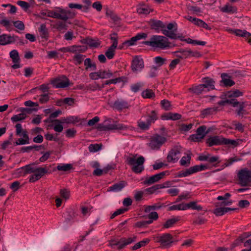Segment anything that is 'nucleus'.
I'll list each match as a JSON object with an SVG mask.
<instances>
[{
	"label": "nucleus",
	"instance_id": "obj_8",
	"mask_svg": "<svg viewBox=\"0 0 251 251\" xmlns=\"http://www.w3.org/2000/svg\"><path fill=\"white\" fill-rule=\"evenodd\" d=\"M182 148L180 146H176L172 148L169 152L167 156L168 162L175 163L179 159L182 152Z\"/></svg>",
	"mask_w": 251,
	"mask_h": 251
},
{
	"label": "nucleus",
	"instance_id": "obj_20",
	"mask_svg": "<svg viewBox=\"0 0 251 251\" xmlns=\"http://www.w3.org/2000/svg\"><path fill=\"white\" fill-rule=\"evenodd\" d=\"M9 55L13 62L14 63L11 67L14 69L19 68L20 67V58L18 51L15 50H13L10 51Z\"/></svg>",
	"mask_w": 251,
	"mask_h": 251
},
{
	"label": "nucleus",
	"instance_id": "obj_39",
	"mask_svg": "<svg viewBox=\"0 0 251 251\" xmlns=\"http://www.w3.org/2000/svg\"><path fill=\"white\" fill-rule=\"evenodd\" d=\"M150 241V240L148 238L145 239L142 241L137 243L133 246L131 247L132 250H136L141 247H145L147 245Z\"/></svg>",
	"mask_w": 251,
	"mask_h": 251
},
{
	"label": "nucleus",
	"instance_id": "obj_49",
	"mask_svg": "<svg viewBox=\"0 0 251 251\" xmlns=\"http://www.w3.org/2000/svg\"><path fill=\"white\" fill-rule=\"evenodd\" d=\"M166 59L160 56H156L154 58V62L156 64L157 68L161 67L166 62Z\"/></svg>",
	"mask_w": 251,
	"mask_h": 251
},
{
	"label": "nucleus",
	"instance_id": "obj_54",
	"mask_svg": "<svg viewBox=\"0 0 251 251\" xmlns=\"http://www.w3.org/2000/svg\"><path fill=\"white\" fill-rule=\"evenodd\" d=\"M238 105L239 108L236 110V111L238 115L243 116L244 114L246 113V111L244 109L245 107V103L244 102H240Z\"/></svg>",
	"mask_w": 251,
	"mask_h": 251
},
{
	"label": "nucleus",
	"instance_id": "obj_46",
	"mask_svg": "<svg viewBox=\"0 0 251 251\" xmlns=\"http://www.w3.org/2000/svg\"><path fill=\"white\" fill-rule=\"evenodd\" d=\"M194 24H195L196 25H198L199 26L203 27L206 29L210 30L211 28L208 26L207 24L205 23L204 21L202 20L196 18V20H195Z\"/></svg>",
	"mask_w": 251,
	"mask_h": 251
},
{
	"label": "nucleus",
	"instance_id": "obj_59",
	"mask_svg": "<svg viewBox=\"0 0 251 251\" xmlns=\"http://www.w3.org/2000/svg\"><path fill=\"white\" fill-rule=\"evenodd\" d=\"M142 95L144 98L150 99L154 97V94L152 90L147 89L142 92Z\"/></svg>",
	"mask_w": 251,
	"mask_h": 251
},
{
	"label": "nucleus",
	"instance_id": "obj_50",
	"mask_svg": "<svg viewBox=\"0 0 251 251\" xmlns=\"http://www.w3.org/2000/svg\"><path fill=\"white\" fill-rule=\"evenodd\" d=\"M191 155L187 154L186 156L182 157L180 161V163L182 166H188L190 164Z\"/></svg>",
	"mask_w": 251,
	"mask_h": 251
},
{
	"label": "nucleus",
	"instance_id": "obj_37",
	"mask_svg": "<svg viewBox=\"0 0 251 251\" xmlns=\"http://www.w3.org/2000/svg\"><path fill=\"white\" fill-rule=\"evenodd\" d=\"M243 95V92L237 89L228 91L226 94V96L228 98H237Z\"/></svg>",
	"mask_w": 251,
	"mask_h": 251
},
{
	"label": "nucleus",
	"instance_id": "obj_56",
	"mask_svg": "<svg viewBox=\"0 0 251 251\" xmlns=\"http://www.w3.org/2000/svg\"><path fill=\"white\" fill-rule=\"evenodd\" d=\"M38 100L40 103L44 104L47 103L49 100V94H44L39 96Z\"/></svg>",
	"mask_w": 251,
	"mask_h": 251
},
{
	"label": "nucleus",
	"instance_id": "obj_19",
	"mask_svg": "<svg viewBox=\"0 0 251 251\" xmlns=\"http://www.w3.org/2000/svg\"><path fill=\"white\" fill-rule=\"evenodd\" d=\"M18 39L16 36H10L5 34L0 35V45H5L15 42Z\"/></svg>",
	"mask_w": 251,
	"mask_h": 251
},
{
	"label": "nucleus",
	"instance_id": "obj_38",
	"mask_svg": "<svg viewBox=\"0 0 251 251\" xmlns=\"http://www.w3.org/2000/svg\"><path fill=\"white\" fill-rule=\"evenodd\" d=\"M221 11L223 12L232 14L237 12V8L235 6L226 4L221 8Z\"/></svg>",
	"mask_w": 251,
	"mask_h": 251
},
{
	"label": "nucleus",
	"instance_id": "obj_44",
	"mask_svg": "<svg viewBox=\"0 0 251 251\" xmlns=\"http://www.w3.org/2000/svg\"><path fill=\"white\" fill-rule=\"evenodd\" d=\"M110 246L113 249H115V247H117V249L118 250L123 249V244L121 243V239L118 241L116 240H111L110 242Z\"/></svg>",
	"mask_w": 251,
	"mask_h": 251
},
{
	"label": "nucleus",
	"instance_id": "obj_31",
	"mask_svg": "<svg viewBox=\"0 0 251 251\" xmlns=\"http://www.w3.org/2000/svg\"><path fill=\"white\" fill-rule=\"evenodd\" d=\"M151 11H152V9L148 5H141L137 8V12L140 15H147Z\"/></svg>",
	"mask_w": 251,
	"mask_h": 251
},
{
	"label": "nucleus",
	"instance_id": "obj_51",
	"mask_svg": "<svg viewBox=\"0 0 251 251\" xmlns=\"http://www.w3.org/2000/svg\"><path fill=\"white\" fill-rule=\"evenodd\" d=\"M123 78H124L123 77H118V78H116L115 79H111L107 80L105 82V83L104 84H103L102 85L101 87L103 88L104 87L105 85H108L110 84H116L117 83L120 82L121 81H123Z\"/></svg>",
	"mask_w": 251,
	"mask_h": 251
},
{
	"label": "nucleus",
	"instance_id": "obj_42",
	"mask_svg": "<svg viewBox=\"0 0 251 251\" xmlns=\"http://www.w3.org/2000/svg\"><path fill=\"white\" fill-rule=\"evenodd\" d=\"M58 171H68L73 168L72 165L71 164H60L56 167Z\"/></svg>",
	"mask_w": 251,
	"mask_h": 251
},
{
	"label": "nucleus",
	"instance_id": "obj_23",
	"mask_svg": "<svg viewBox=\"0 0 251 251\" xmlns=\"http://www.w3.org/2000/svg\"><path fill=\"white\" fill-rule=\"evenodd\" d=\"M42 16L59 19L58 7L54 8L52 10H42L41 13Z\"/></svg>",
	"mask_w": 251,
	"mask_h": 251
},
{
	"label": "nucleus",
	"instance_id": "obj_21",
	"mask_svg": "<svg viewBox=\"0 0 251 251\" xmlns=\"http://www.w3.org/2000/svg\"><path fill=\"white\" fill-rule=\"evenodd\" d=\"M147 34L145 33H139L134 37L131 38L130 40L125 42L123 44L127 46H130L135 44L137 41L141 39H145L147 37Z\"/></svg>",
	"mask_w": 251,
	"mask_h": 251
},
{
	"label": "nucleus",
	"instance_id": "obj_62",
	"mask_svg": "<svg viewBox=\"0 0 251 251\" xmlns=\"http://www.w3.org/2000/svg\"><path fill=\"white\" fill-rule=\"evenodd\" d=\"M25 114L21 113L18 115H15L13 116L11 118V120L12 121L14 122H16L19 121H21L22 120L25 119Z\"/></svg>",
	"mask_w": 251,
	"mask_h": 251
},
{
	"label": "nucleus",
	"instance_id": "obj_61",
	"mask_svg": "<svg viewBox=\"0 0 251 251\" xmlns=\"http://www.w3.org/2000/svg\"><path fill=\"white\" fill-rule=\"evenodd\" d=\"M75 38V36H74V32L71 30L68 31L64 35V39L67 41L72 40Z\"/></svg>",
	"mask_w": 251,
	"mask_h": 251
},
{
	"label": "nucleus",
	"instance_id": "obj_53",
	"mask_svg": "<svg viewBox=\"0 0 251 251\" xmlns=\"http://www.w3.org/2000/svg\"><path fill=\"white\" fill-rule=\"evenodd\" d=\"M162 206L159 203L154 204L152 205H148L146 206L145 211L146 212H150L151 210L158 209Z\"/></svg>",
	"mask_w": 251,
	"mask_h": 251
},
{
	"label": "nucleus",
	"instance_id": "obj_3",
	"mask_svg": "<svg viewBox=\"0 0 251 251\" xmlns=\"http://www.w3.org/2000/svg\"><path fill=\"white\" fill-rule=\"evenodd\" d=\"M158 119V115L156 110H151L147 113L146 116L138 122L139 127L142 130L149 129L151 124L154 123Z\"/></svg>",
	"mask_w": 251,
	"mask_h": 251
},
{
	"label": "nucleus",
	"instance_id": "obj_32",
	"mask_svg": "<svg viewBox=\"0 0 251 251\" xmlns=\"http://www.w3.org/2000/svg\"><path fill=\"white\" fill-rule=\"evenodd\" d=\"M126 183L124 181L120 182L118 183H116L108 188V191L118 192L121 191L125 187Z\"/></svg>",
	"mask_w": 251,
	"mask_h": 251
},
{
	"label": "nucleus",
	"instance_id": "obj_52",
	"mask_svg": "<svg viewBox=\"0 0 251 251\" xmlns=\"http://www.w3.org/2000/svg\"><path fill=\"white\" fill-rule=\"evenodd\" d=\"M115 50V48L110 46L105 52V55L109 59H111L113 58Z\"/></svg>",
	"mask_w": 251,
	"mask_h": 251
},
{
	"label": "nucleus",
	"instance_id": "obj_60",
	"mask_svg": "<svg viewBox=\"0 0 251 251\" xmlns=\"http://www.w3.org/2000/svg\"><path fill=\"white\" fill-rule=\"evenodd\" d=\"M206 128L205 126H201L197 128L196 133L204 138L207 133V132H205Z\"/></svg>",
	"mask_w": 251,
	"mask_h": 251
},
{
	"label": "nucleus",
	"instance_id": "obj_18",
	"mask_svg": "<svg viewBox=\"0 0 251 251\" xmlns=\"http://www.w3.org/2000/svg\"><path fill=\"white\" fill-rule=\"evenodd\" d=\"M59 19L66 21L70 18H73L75 14L70 10H66L58 7Z\"/></svg>",
	"mask_w": 251,
	"mask_h": 251
},
{
	"label": "nucleus",
	"instance_id": "obj_2",
	"mask_svg": "<svg viewBox=\"0 0 251 251\" xmlns=\"http://www.w3.org/2000/svg\"><path fill=\"white\" fill-rule=\"evenodd\" d=\"M146 45L153 48L165 49L170 47V43L168 39L165 36L160 35H152L149 41L144 42Z\"/></svg>",
	"mask_w": 251,
	"mask_h": 251
},
{
	"label": "nucleus",
	"instance_id": "obj_41",
	"mask_svg": "<svg viewBox=\"0 0 251 251\" xmlns=\"http://www.w3.org/2000/svg\"><path fill=\"white\" fill-rule=\"evenodd\" d=\"M216 208L213 210V213L217 216L223 215L226 213V207L223 206H215Z\"/></svg>",
	"mask_w": 251,
	"mask_h": 251
},
{
	"label": "nucleus",
	"instance_id": "obj_43",
	"mask_svg": "<svg viewBox=\"0 0 251 251\" xmlns=\"http://www.w3.org/2000/svg\"><path fill=\"white\" fill-rule=\"evenodd\" d=\"M136 240V236H135L129 237L127 239L125 238H121V243L123 244V248H125V247L126 246V245L130 244L132 243L135 242Z\"/></svg>",
	"mask_w": 251,
	"mask_h": 251
},
{
	"label": "nucleus",
	"instance_id": "obj_4",
	"mask_svg": "<svg viewBox=\"0 0 251 251\" xmlns=\"http://www.w3.org/2000/svg\"><path fill=\"white\" fill-rule=\"evenodd\" d=\"M206 143L208 144L209 147L223 144L232 145L234 147H236L238 145V143L236 141L225 138L222 136H214L210 137L207 139Z\"/></svg>",
	"mask_w": 251,
	"mask_h": 251
},
{
	"label": "nucleus",
	"instance_id": "obj_7",
	"mask_svg": "<svg viewBox=\"0 0 251 251\" xmlns=\"http://www.w3.org/2000/svg\"><path fill=\"white\" fill-rule=\"evenodd\" d=\"M166 141L165 137L156 134L150 138L149 146L152 150H157Z\"/></svg>",
	"mask_w": 251,
	"mask_h": 251
},
{
	"label": "nucleus",
	"instance_id": "obj_29",
	"mask_svg": "<svg viewBox=\"0 0 251 251\" xmlns=\"http://www.w3.org/2000/svg\"><path fill=\"white\" fill-rule=\"evenodd\" d=\"M222 82L225 86H232L235 84L234 81L231 79L230 76L224 73L221 75Z\"/></svg>",
	"mask_w": 251,
	"mask_h": 251
},
{
	"label": "nucleus",
	"instance_id": "obj_40",
	"mask_svg": "<svg viewBox=\"0 0 251 251\" xmlns=\"http://www.w3.org/2000/svg\"><path fill=\"white\" fill-rule=\"evenodd\" d=\"M178 218H173L168 219L163 225L164 228H168L173 226L178 221Z\"/></svg>",
	"mask_w": 251,
	"mask_h": 251
},
{
	"label": "nucleus",
	"instance_id": "obj_17",
	"mask_svg": "<svg viewBox=\"0 0 251 251\" xmlns=\"http://www.w3.org/2000/svg\"><path fill=\"white\" fill-rule=\"evenodd\" d=\"M99 128H100L101 130L104 131L114 129L126 130L127 128V127L123 124H113L105 125L103 126H99Z\"/></svg>",
	"mask_w": 251,
	"mask_h": 251
},
{
	"label": "nucleus",
	"instance_id": "obj_57",
	"mask_svg": "<svg viewBox=\"0 0 251 251\" xmlns=\"http://www.w3.org/2000/svg\"><path fill=\"white\" fill-rule=\"evenodd\" d=\"M221 202H218L215 203V206H223L225 207V206L230 205L233 201L231 200H221Z\"/></svg>",
	"mask_w": 251,
	"mask_h": 251
},
{
	"label": "nucleus",
	"instance_id": "obj_45",
	"mask_svg": "<svg viewBox=\"0 0 251 251\" xmlns=\"http://www.w3.org/2000/svg\"><path fill=\"white\" fill-rule=\"evenodd\" d=\"M78 122V118L75 116H70L61 119L62 123L74 124Z\"/></svg>",
	"mask_w": 251,
	"mask_h": 251
},
{
	"label": "nucleus",
	"instance_id": "obj_12",
	"mask_svg": "<svg viewBox=\"0 0 251 251\" xmlns=\"http://www.w3.org/2000/svg\"><path fill=\"white\" fill-rule=\"evenodd\" d=\"M176 56L179 58H187L190 57H200L201 53L197 51H193L190 49L181 50L176 52Z\"/></svg>",
	"mask_w": 251,
	"mask_h": 251
},
{
	"label": "nucleus",
	"instance_id": "obj_36",
	"mask_svg": "<svg viewBox=\"0 0 251 251\" xmlns=\"http://www.w3.org/2000/svg\"><path fill=\"white\" fill-rule=\"evenodd\" d=\"M185 210L184 203L177 204H170L168 206L167 211Z\"/></svg>",
	"mask_w": 251,
	"mask_h": 251
},
{
	"label": "nucleus",
	"instance_id": "obj_26",
	"mask_svg": "<svg viewBox=\"0 0 251 251\" xmlns=\"http://www.w3.org/2000/svg\"><path fill=\"white\" fill-rule=\"evenodd\" d=\"M86 48L81 46L74 45L65 49L66 51L72 53L84 52L86 50Z\"/></svg>",
	"mask_w": 251,
	"mask_h": 251
},
{
	"label": "nucleus",
	"instance_id": "obj_15",
	"mask_svg": "<svg viewBox=\"0 0 251 251\" xmlns=\"http://www.w3.org/2000/svg\"><path fill=\"white\" fill-rule=\"evenodd\" d=\"M175 25L172 23L169 24L167 26V29L162 30V33L167 37L172 39H176L180 38V36L176 34V28L173 29Z\"/></svg>",
	"mask_w": 251,
	"mask_h": 251
},
{
	"label": "nucleus",
	"instance_id": "obj_6",
	"mask_svg": "<svg viewBox=\"0 0 251 251\" xmlns=\"http://www.w3.org/2000/svg\"><path fill=\"white\" fill-rule=\"evenodd\" d=\"M238 177L241 186H249L251 183V170L247 168L240 170L238 173Z\"/></svg>",
	"mask_w": 251,
	"mask_h": 251
},
{
	"label": "nucleus",
	"instance_id": "obj_11",
	"mask_svg": "<svg viewBox=\"0 0 251 251\" xmlns=\"http://www.w3.org/2000/svg\"><path fill=\"white\" fill-rule=\"evenodd\" d=\"M112 75L113 73L110 70H100L97 72L91 73L89 75L90 78L92 80L109 78Z\"/></svg>",
	"mask_w": 251,
	"mask_h": 251
},
{
	"label": "nucleus",
	"instance_id": "obj_63",
	"mask_svg": "<svg viewBox=\"0 0 251 251\" xmlns=\"http://www.w3.org/2000/svg\"><path fill=\"white\" fill-rule=\"evenodd\" d=\"M143 84L141 82H138L131 85V90L134 93H136L142 87Z\"/></svg>",
	"mask_w": 251,
	"mask_h": 251
},
{
	"label": "nucleus",
	"instance_id": "obj_47",
	"mask_svg": "<svg viewBox=\"0 0 251 251\" xmlns=\"http://www.w3.org/2000/svg\"><path fill=\"white\" fill-rule=\"evenodd\" d=\"M236 35L249 38L251 36V34L246 30L241 29H235L234 33Z\"/></svg>",
	"mask_w": 251,
	"mask_h": 251
},
{
	"label": "nucleus",
	"instance_id": "obj_24",
	"mask_svg": "<svg viewBox=\"0 0 251 251\" xmlns=\"http://www.w3.org/2000/svg\"><path fill=\"white\" fill-rule=\"evenodd\" d=\"M38 32L41 38L47 41L49 37V32L48 28L47 27L46 25L42 24L38 28Z\"/></svg>",
	"mask_w": 251,
	"mask_h": 251
},
{
	"label": "nucleus",
	"instance_id": "obj_13",
	"mask_svg": "<svg viewBox=\"0 0 251 251\" xmlns=\"http://www.w3.org/2000/svg\"><path fill=\"white\" fill-rule=\"evenodd\" d=\"M169 174L170 173L168 171L162 172L160 173L157 174L148 178H147L146 180L143 182V184L144 185H148L152 184L159 181L160 179L163 178L165 176H168Z\"/></svg>",
	"mask_w": 251,
	"mask_h": 251
},
{
	"label": "nucleus",
	"instance_id": "obj_64",
	"mask_svg": "<svg viewBox=\"0 0 251 251\" xmlns=\"http://www.w3.org/2000/svg\"><path fill=\"white\" fill-rule=\"evenodd\" d=\"M56 28L58 31L67 30V25L64 22L59 21L56 24Z\"/></svg>",
	"mask_w": 251,
	"mask_h": 251
},
{
	"label": "nucleus",
	"instance_id": "obj_1",
	"mask_svg": "<svg viewBox=\"0 0 251 251\" xmlns=\"http://www.w3.org/2000/svg\"><path fill=\"white\" fill-rule=\"evenodd\" d=\"M25 174H32L29 178L30 182H35L48 173V169L45 167H37L33 165H28L23 168Z\"/></svg>",
	"mask_w": 251,
	"mask_h": 251
},
{
	"label": "nucleus",
	"instance_id": "obj_35",
	"mask_svg": "<svg viewBox=\"0 0 251 251\" xmlns=\"http://www.w3.org/2000/svg\"><path fill=\"white\" fill-rule=\"evenodd\" d=\"M50 123L54 124L53 129L55 131L58 132H61L62 131L63 127L61 124V120L60 121L58 119L54 120L53 121H50Z\"/></svg>",
	"mask_w": 251,
	"mask_h": 251
},
{
	"label": "nucleus",
	"instance_id": "obj_48",
	"mask_svg": "<svg viewBox=\"0 0 251 251\" xmlns=\"http://www.w3.org/2000/svg\"><path fill=\"white\" fill-rule=\"evenodd\" d=\"M75 99L72 98H66L64 99L60 100L58 102V104L61 105V103L67 104L68 105H72L75 103Z\"/></svg>",
	"mask_w": 251,
	"mask_h": 251
},
{
	"label": "nucleus",
	"instance_id": "obj_22",
	"mask_svg": "<svg viewBox=\"0 0 251 251\" xmlns=\"http://www.w3.org/2000/svg\"><path fill=\"white\" fill-rule=\"evenodd\" d=\"M202 81L203 84H201L204 86L203 88L206 92L215 89V81L213 79L209 77H205L202 78Z\"/></svg>",
	"mask_w": 251,
	"mask_h": 251
},
{
	"label": "nucleus",
	"instance_id": "obj_33",
	"mask_svg": "<svg viewBox=\"0 0 251 251\" xmlns=\"http://www.w3.org/2000/svg\"><path fill=\"white\" fill-rule=\"evenodd\" d=\"M185 210L188 209H192L193 210H197L198 211H201L202 210V207L197 204L196 201H191L188 203H184Z\"/></svg>",
	"mask_w": 251,
	"mask_h": 251
},
{
	"label": "nucleus",
	"instance_id": "obj_14",
	"mask_svg": "<svg viewBox=\"0 0 251 251\" xmlns=\"http://www.w3.org/2000/svg\"><path fill=\"white\" fill-rule=\"evenodd\" d=\"M131 68L134 72L141 71L144 68V62L142 58L139 56L133 57Z\"/></svg>",
	"mask_w": 251,
	"mask_h": 251
},
{
	"label": "nucleus",
	"instance_id": "obj_30",
	"mask_svg": "<svg viewBox=\"0 0 251 251\" xmlns=\"http://www.w3.org/2000/svg\"><path fill=\"white\" fill-rule=\"evenodd\" d=\"M216 111H217L216 107H209V108H206V109H203V110L201 111V118H204L209 116H210V115L215 114L216 112Z\"/></svg>",
	"mask_w": 251,
	"mask_h": 251
},
{
	"label": "nucleus",
	"instance_id": "obj_25",
	"mask_svg": "<svg viewBox=\"0 0 251 251\" xmlns=\"http://www.w3.org/2000/svg\"><path fill=\"white\" fill-rule=\"evenodd\" d=\"M113 107L114 108L121 111L124 109L128 108V104L125 100H117L114 102Z\"/></svg>",
	"mask_w": 251,
	"mask_h": 251
},
{
	"label": "nucleus",
	"instance_id": "obj_55",
	"mask_svg": "<svg viewBox=\"0 0 251 251\" xmlns=\"http://www.w3.org/2000/svg\"><path fill=\"white\" fill-rule=\"evenodd\" d=\"M110 38L112 42V44L110 46V47L116 49L118 45V36L117 34L114 33L111 34Z\"/></svg>",
	"mask_w": 251,
	"mask_h": 251
},
{
	"label": "nucleus",
	"instance_id": "obj_58",
	"mask_svg": "<svg viewBox=\"0 0 251 251\" xmlns=\"http://www.w3.org/2000/svg\"><path fill=\"white\" fill-rule=\"evenodd\" d=\"M101 149V145L98 144H91L89 146V150L90 152H96Z\"/></svg>",
	"mask_w": 251,
	"mask_h": 251
},
{
	"label": "nucleus",
	"instance_id": "obj_28",
	"mask_svg": "<svg viewBox=\"0 0 251 251\" xmlns=\"http://www.w3.org/2000/svg\"><path fill=\"white\" fill-rule=\"evenodd\" d=\"M149 25L151 28L155 30H158L160 28H163L165 27L164 24L159 20H152L149 22Z\"/></svg>",
	"mask_w": 251,
	"mask_h": 251
},
{
	"label": "nucleus",
	"instance_id": "obj_10",
	"mask_svg": "<svg viewBox=\"0 0 251 251\" xmlns=\"http://www.w3.org/2000/svg\"><path fill=\"white\" fill-rule=\"evenodd\" d=\"M51 84L55 88H64L69 86L70 81L65 76L62 75L53 78L51 81Z\"/></svg>",
	"mask_w": 251,
	"mask_h": 251
},
{
	"label": "nucleus",
	"instance_id": "obj_34",
	"mask_svg": "<svg viewBox=\"0 0 251 251\" xmlns=\"http://www.w3.org/2000/svg\"><path fill=\"white\" fill-rule=\"evenodd\" d=\"M203 87L201 84L196 86H193L189 90L194 94L199 95L203 92H206Z\"/></svg>",
	"mask_w": 251,
	"mask_h": 251
},
{
	"label": "nucleus",
	"instance_id": "obj_9",
	"mask_svg": "<svg viewBox=\"0 0 251 251\" xmlns=\"http://www.w3.org/2000/svg\"><path fill=\"white\" fill-rule=\"evenodd\" d=\"M206 169H207V167L205 165H195L185 170L180 171L178 174V176L180 177H186L199 171L204 170Z\"/></svg>",
	"mask_w": 251,
	"mask_h": 251
},
{
	"label": "nucleus",
	"instance_id": "obj_27",
	"mask_svg": "<svg viewBox=\"0 0 251 251\" xmlns=\"http://www.w3.org/2000/svg\"><path fill=\"white\" fill-rule=\"evenodd\" d=\"M21 136H23V138L18 139L14 143V145L15 146L23 145L29 143V138L27 131H24L23 133V135Z\"/></svg>",
	"mask_w": 251,
	"mask_h": 251
},
{
	"label": "nucleus",
	"instance_id": "obj_16",
	"mask_svg": "<svg viewBox=\"0 0 251 251\" xmlns=\"http://www.w3.org/2000/svg\"><path fill=\"white\" fill-rule=\"evenodd\" d=\"M155 242L159 243L163 247H167L173 243V237L169 233L158 236L155 238Z\"/></svg>",
	"mask_w": 251,
	"mask_h": 251
},
{
	"label": "nucleus",
	"instance_id": "obj_5",
	"mask_svg": "<svg viewBox=\"0 0 251 251\" xmlns=\"http://www.w3.org/2000/svg\"><path fill=\"white\" fill-rule=\"evenodd\" d=\"M126 160L128 164L132 166V170L135 173H140L144 170L145 158L143 156H141L137 158H136L135 156L128 157Z\"/></svg>",
	"mask_w": 251,
	"mask_h": 251
}]
</instances>
